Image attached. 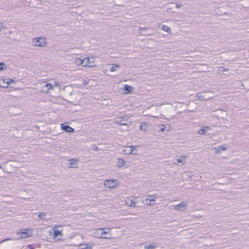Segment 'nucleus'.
<instances>
[{
    "label": "nucleus",
    "mask_w": 249,
    "mask_h": 249,
    "mask_svg": "<svg viewBox=\"0 0 249 249\" xmlns=\"http://www.w3.org/2000/svg\"><path fill=\"white\" fill-rule=\"evenodd\" d=\"M89 61V58H85L84 59H82L77 57L73 59V63L77 66L82 65L83 66L91 67V66L90 65L88 66Z\"/></svg>",
    "instance_id": "1"
},
{
    "label": "nucleus",
    "mask_w": 249,
    "mask_h": 249,
    "mask_svg": "<svg viewBox=\"0 0 249 249\" xmlns=\"http://www.w3.org/2000/svg\"><path fill=\"white\" fill-rule=\"evenodd\" d=\"M105 228L96 229L93 232L94 236L97 238L110 239L109 236H103V234L106 233L105 232Z\"/></svg>",
    "instance_id": "2"
},
{
    "label": "nucleus",
    "mask_w": 249,
    "mask_h": 249,
    "mask_svg": "<svg viewBox=\"0 0 249 249\" xmlns=\"http://www.w3.org/2000/svg\"><path fill=\"white\" fill-rule=\"evenodd\" d=\"M33 42L35 46L37 47H44L47 44L46 39L42 37L34 38Z\"/></svg>",
    "instance_id": "3"
},
{
    "label": "nucleus",
    "mask_w": 249,
    "mask_h": 249,
    "mask_svg": "<svg viewBox=\"0 0 249 249\" xmlns=\"http://www.w3.org/2000/svg\"><path fill=\"white\" fill-rule=\"evenodd\" d=\"M17 234L19 236L18 237V239L26 238L32 235V231L30 230H29L28 231L27 230H23L22 231L18 232Z\"/></svg>",
    "instance_id": "4"
},
{
    "label": "nucleus",
    "mask_w": 249,
    "mask_h": 249,
    "mask_svg": "<svg viewBox=\"0 0 249 249\" xmlns=\"http://www.w3.org/2000/svg\"><path fill=\"white\" fill-rule=\"evenodd\" d=\"M104 185L109 188H114L117 186L116 180H106L104 181Z\"/></svg>",
    "instance_id": "5"
},
{
    "label": "nucleus",
    "mask_w": 249,
    "mask_h": 249,
    "mask_svg": "<svg viewBox=\"0 0 249 249\" xmlns=\"http://www.w3.org/2000/svg\"><path fill=\"white\" fill-rule=\"evenodd\" d=\"M157 198H158V197L156 195H149L148 197L145 199L144 202L147 205H154L155 203V200Z\"/></svg>",
    "instance_id": "6"
},
{
    "label": "nucleus",
    "mask_w": 249,
    "mask_h": 249,
    "mask_svg": "<svg viewBox=\"0 0 249 249\" xmlns=\"http://www.w3.org/2000/svg\"><path fill=\"white\" fill-rule=\"evenodd\" d=\"M61 129L66 132L72 133L75 131L74 129L71 126L68 125L66 123L61 124Z\"/></svg>",
    "instance_id": "7"
},
{
    "label": "nucleus",
    "mask_w": 249,
    "mask_h": 249,
    "mask_svg": "<svg viewBox=\"0 0 249 249\" xmlns=\"http://www.w3.org/2000/svg\"><path fill=\"white\" fill-rule=\"evenodd\" d=\"M175 160L177 161V163L175 162V164H177L178 163H181L182 165H184L186 161V156H182L178 155L176 156Z\"/></svg>",
    "instance_id": "8"
},
{
    "label": "nucleus",
    "mask_w": 249,
    "mask_h": 249,
    "mask_svg": "<svg viewBox=\"0 0 249 249\" xmlns=\"http://www.w3.org/2000/svg\"><path fill=\"white\" fill-rule=\"evenodd\" d=\"M187 206V203L185 202H181L179 204L175 205L174 208L177 211L182 212L184 210L185 207Z\"/></svg>",
    "instance_id": "9"
},
{
    "label": "nucleus",
    "mask_w": 249,
    "mask_h": 249,
    "mask_svg": "<svg viewBox=\"0 0 249 249\" xmlns=\"http://www.w3.org/2000/svg\"><path fill=\"white\" fill-rule=\"evenodd\" d=\"M53 89V86L50 83H47L45 86H43L41 88V92L46 93L49 92L50 90Z\"/></svg>",
    "instance_id": "10"
},
{
    "label": "nucleus",
    "mask_w": 249,
    "mask_h": 249,
    "mask_svg": "<svg viewBox=\"0 0 249 249\" xmlns=\"http://www.w3.org/2000/svg\"><path fill=\"white\" fill-rule=\"evenodd\" d=\"M70 168H76L78 167V165L79 162V160L77 159H71L69 160Z\"/></svg>",
    "instance_id": "11"
},
{
    "label": "nucleus",
    "mask_w": 249,
    "mask_h": 249,
    "mask_svg": "<svg viewBox=\"0 0 249 249\" xmlns=\"http://www.w3.org/2000/svg\"><path fill=\"white\" fill-rule=\"evenodd\" d=\"M127 121L124 119L119 118L115 121V124L120 125H127Z\"/></svg>",
    "instance_id": "12"
},
{
    "label": "nucleus",
    "mask_w": 249,
    "mask_h": 249,
    "mask_svg": "<svg viewBox=\"0 0 249 249\" xmlns=\"http://www.w3.org/2000/svg\"><path fill=\"white\" fill-rule=\"evenodd\" d=\"M211 128L209 126H203L199 130L197 133L200 135H205L206 132L210 130Z\"/></svg>",
    "instance_id": "13"
},
{
    "label": "nucleus",
    "mask_w": 249,
    "mask_h": 249,
    "mask_svg": "<svg viewBox=\"0 0 249 249\" xmlns=\"http://www.w3.org/2000/svg\"><path fill=\"white\" fill-rule=\"evenodd\" d=\"M135 147H137V146H133V145H131V146H128L127 147H126V149H124L123 150V151L125 153H126V154H131L132 153V152L133 151L134 148H135Z\"/></svg>",
    "instance_id": "14"
},
{
    "label": "nucleus",
    "mask_w": 249,
    "mask_h": 249,
    "mask_svg": "<svg viewBox=\"0 0 249 249\" xmlns=\"http://www.w3.org/2000/svg\"><path fill=\"white\" fill-rule=\"evenodd\" d=\"M226 149V147L224 145H219L214 147V150L215 153H217L220 151H224Z\"/></svg>",
    "instance_id": "15"
},
{
    "label": "nucleus",
    "mask_w": 249,
    "mask_h": 249,
    "mask_svg": "<svg viewBox=\"0 0 249 249\" xmlns=\"http://www.w3.org/2000/svg\"><path fill=\"white\" fill-rule=\"evenodd\" d=\"M126 204L128 206H131L133 207H136L135 205V202L131 199H127L126 201Z\"/></svg>",
    "instance_id": "16"
},
{
    "label": "nucleus",
    "mask_w": 249,
    "mask_h": 249,
    "mask_svg": "<svg viewBox=\"0 0 249 249\" xmlns=\"http://www.w3.org/2000/svg\"><path fill=\"white\" fill-rule=\"evenodd\" d=\"M139 128L141 130L145 132L147 131V125L145 123H142L140 125Z\"/></svg>",
    "instance_id": "17"
},
{
    "label": "nucleus",
    "mask_w": 249,
    "mask_h": 249,
    "mask_svg": "<svg viewBox=\"0 0 249 249\" xmlns=\"http://www.w3.org/2000/svg\"><path fill=\"white\" fill-rule=\"evenodd\" d=\"M125 164V161L123 159L120 158L118 159L117 165L118 167H123Z\"/></svg>",
    "instance_id": "18"
},
{
    "label": "nucleus",
    "mask_w": 249,
    "mask_h": 249,
    "mask_svg": "<svg viewBox=\"0 0 249 249\" xmlns=\"http://www.w3.org/2000/svg\"><path fill=\"white\" fill-rule=\"evenodd\" d=\"M157 247V245L155 243H151L150 245H145L144 247V249H155Z\"/></svg>",
    "instance_id": "19"
},
{
    "label": "nucleus",
    "mask_w": 249,
    "mask_h": 249,
    "mask_svg": "<svg viewBox=\"0 0 249 249\" xmlns=\"http://www.w3.org/2000/svg\"><path fill=\"white\" fill-rule=\"evenodd\" d=\"M62 235V231L57 230V229H55L54 230V234L53 235V237L54 238H56L57 237V236H60V235Z\"/></svg>",
    "instance_id": "20"
},
{
    "label": "nucleus",
    "mask_w": 249,
    "mask_h": 249,
    "mask_svg": "<svg viewBox=\"0 0 249 249\" xmlns=\"http://www.w3.org/2000/svg\"><path fill=\"white\" fill-rule=\"evenodd\" d=\"M120 66L117 64H111V67L110 68V71H114L116 70L117 69L119 68Z\"/></svg>",
    "instance_id": "21"
},
{
    "label": "nucleus",
    "mask_w": 249,
    "mask_h": 249,
    "mask_svg": "<svg viewBox=\"0 0 249 249\" xmlns=\"http://www.w3.org/2000/svg\"><path fill=\"white\" fill-rule=\"evenodd\" d=\"M132 87L128 85H125L124 86V90L127 93H130L132 91Z\"/></svg>",
    "instance_id": "22"
},
{
    "label": "nucleus",
    "mask_w": 249,
    "mask_h": 249,
    "mask_svg": "<svg viewBox=\"0 0 249 249\" xmlns=\"http://www.w3.org/2000/svg\"><path fill=\"white\" fill-rule=\"evenodd\" d=\"M161 29L163 31H164L165 32H166L167 33H169L171 31L170 28L169 27H168V26H166L165 25H162Z\"/></svg>",
    "instance_id": "23"
},
{
    "label": "nucleus",
    "mask_w": 249,
    "mask_h": 249,
    "mask_svg": "<svg viewBox=\"0 0 249 249\" xmlns=\"http://www.w3.org/2000/svg\"><path fill=\"white\" fill-rule=\"evenodd\" d=\"M91 249V247L88 244H82L80 245V249Z\"/></svg>",
    "instance_id": "24"
},
{
    "label": "nucleus",
    "mask_w": 249,
    "mask_h": 249,
    "mask_svg": "<svg viewBox=\"0 0 249 249\" xmlns=\"http://www.w3.org/2000/svg\"><path fill=\"white\" fill-rule=\"evenodd\" d=\"M46 216V213H45L42 212L39 213L38 215V217L41 220L44 219V217Z\"/></svg>",
    "instance_id": "25"
},
{
    "label": "nucleus",
    "mask_w": 249,
    "mask_h": 249,
    "mask_svg": "<svg viewBox=\"0 0 249 249\" xmlns=\"http://www.w3.org/2000/svg\"><path fill=\"white\" fill-rule=\"evenodd\" d=\"M159 132H163L165 130V126L163 124H160L159 126Z\"/></svg>",
    "instance_id": "26"
},
{
    "label": "nucleus",
    "mask_w": 249,
    "mask_h": 249,
    "mask_svg": "<svg viewBox=\"0 0 249 249\" xmlns=\"http://www.w3.org/2000/svg\"><path fill=\"white\" fill-rule=\"evenodd\" d=\"M108 230L109 231H105V232H106L107 233L103 234V236H109L110 239L111 238V234L109 232L110 231V229H108Z\"/></svg>",
    "instance_id": "27"
},
{
    "label": "nucleus",
    "mask_w": 249,
    "mask_h": 249,
    "mask_svg": "<svg viewBox=\"0 0 249 249\" xmlns=\"http://www.w3.org/2000/svg\"><path fill=\"white\" fill-rule=\"evenodd\" d=\"M6 67V65L5 64H4V63H0V70H3Z\"/></svg>",
    "instance_id": "28"
},
{
    "label": "nucleus",
    "mask_w": 249,
    "mask_h": 249,
    "mask_svg": "<svg viewBox=\"0 0 249 249\" xmlns=\"http://www.w3.org/2000/svg\"><path fill=\"white\" fill-rule=\"evenodd\" d=\"M53 88L54 87H59L60 88V83L57 82H55L54 85H53Z\"/></svg>",
    "instance_id": "29"
},
{
    "label": "nucleus",
    "mask_w": 249,
    "mask_h": 249,
    "mask_svg": "<svg viewBox=\"0 0 249 249\" xmlns=\"http://www.w3.org/2000/svg\"><path fill=\"white\" fill-rule=\"evenodd\" d=\"M13 82H14V81H13V79H7L6 83H7V84L8 85H10V84H11Z\"/></svg>",
    "instance_id": "30"
},
{
    "label": "nucleus",
    "mask_w": 249,
    "mask_h": 249,
    "mask_svg": "<svg viewBox=\"0 0 249 249\" xmlns=\"http://www.w3.org/2000/svg\"><path fill=\"white\" fill-rule=\"evenodd\" d=\"M219 71H220V72H224V71H226V70L223 68L220 67L219 68Z\"/></svg>",
    "instance_id": "31"
},
{
    "label": "nucleus",
    "mask_w": 249,
    "mask_h": 249,
    "mask_svg": "<svg viewBox=\"0 0 249 249\" xmlns=\"http://www.w3.org/2000/svg\"><path fill=\"white\" fill-rule=\"evenodd\" d=\"M83 85H84L85 86H86L87 85H88V84H89V82H88V81H87V80H84V81H83Z\"/></svg>",
    "instance_id": "32"
},
{
    "label": "nucleus",
    "mask_w": 249,
    "mask_h": 249,
    "mask_svg": "<svg viewBox=\"0 0 249 249\" xmlns=\"http://www.w3.org/2000/svg\"><path fill=\"white\" fill-rule=\"evenodd\" d=\"M11 239L10 238H6L3 240H1V241H0V243H1L4 241H8V240H10Z\"/></svg>",
    "instance_id": "33"
},
{
    "label": "nucleus",
    "mask_w": 249,
    "mask_h": 249,
    "mask_svg": "<svg viewBox=\"0 0 249 249\" xmlns=\"http://www.w3.org/2000/svg\"><path fill=\"white\" fill-rule=\"evenodd\" d=\"M182 5L181 4H179L178 3H176V6L177 8H180V7H181Z\"/></svg>",
    "instance_id": "34"
},
{
    "label": "nucleus",
    "mask_w": 249,
    "mask_h": 249,
    "mask_svg": "<svg viewBox=\"0 0 249 249\" xmlns=\"http://www.w3.org/2000/svg\"><path fill=\"white\" fill-rule=\"evenodd\" d=\"M199 98L202 100H206V99H205L203 97H201L200 95L199 96Z\"/></svg>",
    "instance_id": "35"
},
{
    "label": "nucleus",
    "mask_w": 249,
    "mask_h": 249,
    "mask_svg": "<svg viewBox=\"0 0 249 249\" xmlns=\"http://www.w3.org/2000/svg\"><path fill=\"white\" fill-rule=\"evenodd\" d=\"M1 29H2V26H1V24L0 23V31L1 30Z\"/></svg>",
    "instance_id": "36"
},
{
    "label": "nucleus",
    "mask_w": 249,
    "mask_h": 249,
    "mask_svg": "<svg viewBox=\"0 0 249 249\" xmlns=\"http://www.w3.org/2000/svg\"><path fill=\"white\" fill-rule=\"evenodd\" d=\"M98 148L96 147V149H95V150H98Z\"/></svg>",
    "instance_id": "37"
},
{
    "label": "nucleus",
    "mask_w": 249,
    "mask_h": 249,
    "mask_svg": "<svg viewBox=\"0 0 249 249\" xmlns=\"http://www.w3.org/2000/svg\"><path fill=\"white\" fill-rule=\"evenodd\" d=\"M153 117L156 118H158V117H157V116H153Z\"/></svg>",
    "instance_id": "38"
}]
</instances>
